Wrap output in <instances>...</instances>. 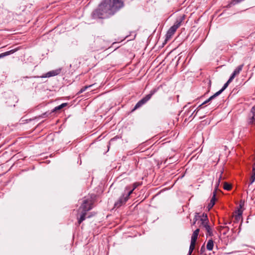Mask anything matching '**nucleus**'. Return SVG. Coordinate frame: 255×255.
Listing matches in <instances>:
<instances>
[{
  "label": "nucleus",
  "instance_id": "33",
  "mask_svg": "<svg viewBox=\"0 0 255 255\" xmlns=\"http://www.w3.org/2000/svg\"><path fill=\"white\" fill-rule=\"evenodd\" d=\"M234 79V77H232V76H230L229 80L227 81V83L229 84Z\"/></svg>",
  "mask_w": 255,
  "mask_h": 255
},
{
  "label": "nucleus",
  "instance_id": "40",
  "mask_svg": "<svg viewBox=\"0 0 255 255\" xmlns=\"http://www.w3.org/2000/svg\"><path fill=\"white\" fill-rule=\"evenodd\" d=\"M132 33L133 34V38H134L136 36V34L135 32H132Z\"/></svg>",
  "mask_w": 255,
  "mask_h": 255
},
{
  "label": "nucleus",
  "instance_id": "25",
  "mask_svg": "<svg viewBox=\"0 0 255 255\" xmlns=\"http://www.w3.org/2000/svg\"><path fill=\"white\" fill-rule=\"evenodd\" d=\"M221 178H222V173L220 174V177H219V179H218V181L216 182V185H215V190H216V192H217V190L219 187Z\"/></svg>",
  "mask_w": 255,
  "mask_h": 255
},
{
  "label": "nucleus",
  "instance_id": "28",
  "mask_svg": "<svg viewBox=\"0 0 255 255\" xmlns=\"http://www.w3.org/2000/svg\"><path fill=\"white\" fill-rule=\"evenodd\" d=\"M205 251H206V249H205V248L204 245H203L201 247V249H200V252H200V254L201 255H206V254H204V253H205Z\"/></svg>",
  "mask_w": 255,
  "mask_h": 255
},
{
  "label": "nucleus",
  "instance_id": "20",
  "mask_svg": "<svg viewBox=\"0 0 255 255\" xmlns=\"http://www.w3.org/2000/svg\"><path fill=\"white\" fill-rule=\"evenodd\" d=\"M67 105V103H62L61 105L55 107L53 109V112H54V113L56 112L57 111L61 110L62 108L66 107Z\"/></svg>",
  "mask_w": 255,
  "mask_h": 255
},
{
  "label": "nucleus",
  "instance_id": "43",
  "mask_svg": "<svg viewBox=\"0 0 255 255\" xmlns=\"http://www.w3.org/2000/svg\"><path fill=\"white\" fill-rule=\"evenodd\" d=\"M172 158V157H170V158H169V160H170V159H171Z\"/></svg>",
  "mask_w": 255,
  "mask_h": 255
},
{
  "label": "nucleus",
  "instance_id": "15",
  "mask_svg": "<svg viewBox=\"0 0 255 255\" xmlns=\"http://www.w3.org/2000/svg\"><path fill=\"white\" fill-rule=\"evenodd\" d=\"M214 247V241L212 239H210L208 241L206 246V248L209 251H212Z\"/></svg>",
  "mask_w": 255,
  "mask_h": 255
},
{
  "label": "nucleus",
  "instance_id": "4",
  "mask_svg": "<svg viewBox=\"0 0 255 255\" xmlns=\"http://www.w3.org/2000/svg\"><path fill=\"white\" fill-rule=\"evenodd\" d=\"M128 193H125L121 196L119 199L115 203L114 206L116 208H119L122 206L123 204H125L129 198V196Z\"/></svg>",
  "mask_w": 255,
  "mask_h": 255
},
{
  "label": "nucleus",
  "instance_id": "1",
  "mask_svg": "<svg viewBox=\"0 0 255 255\" xmlns=\"http://www.w3.org/2000/svg\"><path fill=\"white\" fill-rule=\"evenodd\" d=\"M124 6L122 0H103L98 7L92 13L94 19H104L114 15Z\"/></svg>",
  "mask_w": 255,
  "mask_h": 255
},
{
  "label": "nucleus",
  "instance_id": "44",
  "mask_svg": "<svg viewBox=\"0 0 255 255\" xmlns=\"http://www.w3.org/2000/svg\"><path fill=\"white\" fill-rule=\"evenodd\" d=\"M28 121H31V119H29V120H28ZM27 121H28V120H27Z\"/></svg>",
  "mask_w": 255,
  "mask_h": 255
},
{
  "label": "nucleus",
  "instance_id": "8",
  "mask_svg": "<svg viewBox=\"0 0 255 255\" xmlns=\"http://www.w3.org/2000/svg\"><path fill=\"white\" fill-rule=\"evenodd\" d=\"M141 183L139 182H135L132 184V188L130 189L129 186H127L126 188V190H128L127 193L128 195H130L133 192V190H135L138 186H140Z\"/></svg>",
  "mask_w": 255,
  "mask_h": 255
},
{
  "label": "nucleus",
  "instance_id": "42",
  "mask_svg": "<svg viewBox=\"0 0 255 255\" xmlns=\"http://www.w3.org/2000/svg\"><path fill=\"white\" fill-rule=\"evenodd\" d=\"M240 207L241 208H242V206L241 204L240 205Z\"/></svg>",
  "mask_w": 255,
  "mask_h": 255
},
{
  "label": "nucleus",
  "instance_id": "21",
  "mask_svg": "<svg viewBox=\"0 0 255 255\" xmlns=\"http://www.w3.org/2000/svg\"><path fill=\"white\" fill-rule=\"evenodd\" d=\"M236 215L235 216V219L237 221H238L242 217V214H243V211L241 209H238L236 211Z\"/></svg>",
  "mask_w": 255,
  "mask_h": 255
},
{
  "label": "nucleus",
  "instance_id": "18",
  "mask_svg": "<svg viewBox=\"0 0 255 255\" xmlns=\"http://www.w3.org/2000/svg\"><path fill=\"white\" fill-rule=\"evenodd\" d=\"M218 96H219V94L217 92L215 93L213 95L211 96L207 100L205 101L203 103V104H206L208 103L209 102L211 101L212 100H213L214 99H215L216 97H217Z\"/></svg>",
  "mask_w": 255,
  "mask_h": 255
},
{
  "label": "nucleus",
  "instance_id": "9",
  "mask_svg": "<svg viewBox=\"0 0 255 255\" xmlns=\"http://www.w3.org/2000/svg\"><path fill=\"white\" fill-rule=\"evenodd\" d=\"M19 49V47H16L15 48L12 49L9 51H6L5 52L2 53L0 54V59L1 58H3L5 56L9 55L10 54H12L18 50Z\"/></svg>",
  "mask_w": 255,
  "mask_h": 255
},
{
  "label": "nucleus",
  "instance_id": "45",
  "mask_svg": "<svg viewBox=\"0 0 255 255\" xmlns=\"http://www.w3.org/2000/svg\"><path fill=\"white\" fill-rule=\"evenodd\" d=\"M189 111H188L187 113V115H188Z\"/></svg>",
  "mask_w": 255,
  "mask_h": 255
},
{
  "label": "nucleus",
  "instance_id": "5",
  "mask_svg": "<svg viewBox=\"0 0 255 255\" xmlns=\"http://www.w3.org/2000/svg\"><path fill=\"white\" fill-rule=\"evenodd\" d=\"M61 71V68H59V69H55V70H52V71H49L47 73L42 75V76H41L40 77V78H49V77H51L57 76V75H59ZM34 77L35 78H39V76Z\"/></svg>",
  "mask_w": 255,
  "mask_h": 255
},
{
  "label": "nucleus",
  "instance_id": "16",
  "mask_svg": "<svg viewBox=\"0 0 255 255\" xmlns=\"http://www.w3.org/2000/svg\"><path fill=\"white\" fill-rule=\"evenodd\" d=\"M209 222L208 217L206 214L203 213L202 216H200L198 224L201 222Z\"/></svg>",
  "mask_w": 255,
  "mask_h": 255
},
{
  "label": "nucleus",
  "instance_id": "36",
  "mask_svg": "<svg viewBox=\"0 0 255 255\" xmlns=\"http://www.w3.org/2000/svg\"><path fill=\"white\" fill-rule=\"evenodd\" d=\"M195 112H196V114H195V116L193 117V118H192V119H193V118L195 117L196 115L197 114V112H198V111H196V110H194V111H193V113L191 114V115L189 116V118H191V117L192 116V115L194 114V113H195Z\"/></svg>",
  "mask_w": 255,
  "mask_h": 255
},
{
  "label": "nucleus",
  "instance_id": "41",
  "mask_svg": "<svg viewBox=\"0 0 255 255\" xmlns=\"http://www.w3.org/2000/svg\"><path fill=\"white\" fill-rule=\"evenodd\" d=\"M168 159H166V161H167V162H168ZM172 163V161H168V163H169H169Z\"/></svg>",
  "mask_w": 255,
  "mask_h": 255
},
{
  "label": "nucleus",
  "instance_id": "29",
  "mask_svg": "<svg viewBox=\"0 0 255 255\" xmlns=\"http://www.w3.org/2000/svg\"><path fill=\"white\" fill-rule=\"evenodd\" d=\"M255 172L253 173V175H252V176L251 177V181H250L249 186L250 185L254 183V182L255 181Z\"/></svg>",
  "mask_w": 255,
  "mask_h": 255
},
{
  "label": "nucleus",
  "instance_id": "11",
  "mask_svg": "<svg viewBox=\"0 0 255 255\" xmlns=\"http://www.w3.org/2000/svg\"><path fill=\"white\" fill-rule=\"evenodd\" d=\"M203 229H204L206 231V236L207 237L208 236L212 237L213 236V232L210 226L209 225V224L206 225Z\"/></svg>",
  "mask_w": 255,
  "mask_h": 255
},
{
  "label": "nucleus",
  "instance_id": "35",
  "mask_svg": "<svg viewBox=\"0 0 255 255\" xmlns=\"http://www.w3.org/2000/svg\"><path fill=\"white\" fill-rule=\"evenodd\" d=\"M251 112L252 113L253 115L255 116V106L252 108Z\"/></svg>",
  "mask_w": 255,
  "mask_h": 255
},
{
  "label": "nucleus",
  "instance_id": "14",
  "mask_svg": "<svg viewBox=\"0 0 255 255\" xmlns=\"http://www.w3.org/2000/svg\"><path fill=\"white\" fill-rule=\"evenodd\" d=\"M219 231L224 235H226L229 231V228L227 226H220Z\"/></svg>",
  "mask_w": 255,
  "mask_h": 255
},
{
  "label": "nucleus",
  "instance_id": "39",
  "mask_svg": "<svg viewBox=\"0 0 255 255\" xmlns=\"http://www.w3.org/2000/svg\"><path fill=\"white\" fill-rule=\"evenodd\" d=\"M253 173H255V166L254 165L253 166Z\"/></svg>",
  "mask_w": 255,
  "mask_h": 255
},
{
  "label": "nucleus",
  "instance_id": "19",
  "mask_svg": "<svg viewBox=\"0 0 255 255\" xmlns=\"http://www.w3.org/2000/svg\"><path fill=\"white\" fill-rule=\"evenodd\" d=\"M195 244H196L195 242L191 241L189 249V252H188L187 255H191L193 251L195 249Z\"/></svg>",
  "mask_w": 255,
  "mask_h": 255
},
{
  "label": "nucleus",
  "instance_id": "26",
  "mask_svg": "<svg viewBox=\"0 0 255 255\" xmlns=\"http://www.w3.org/2000/svg\"><path fill=\"white\" fill-rule=\"evenodd\" d=\"M232 188L231 184L227 182H225L224 184V189L226 190H230Z\"/></svg>",
  "mask_w": 255,
  "mask_h": 255
},
{
  "label": "nucleus",
  "instance_id": "37",
  "mask_svg": "<svg viewBox=\"0 0 255 255\" xmlns=\"http://www.w3.org/2000/svg\"><path fill=\"white\" fill-rule=\"evenodd\" d=\"M204 105V104H203V103H202L201 105H200L197 107V109H196V110H199L200 109L202 108V106H203Z\"/></svg>",
  "mask_w": 255,
  "mask_h": 255
},
{
  "label": "nucleus",
  "instance_id": "46",
  "mask_svg": "<svg viewBox=\"0 0 255 255\" xmlns=\"http://www.w3.org/2000/svg\"><path fill=\"white\" fill-rule=\"evenodd\" d=\"M253 165L255 166V162L254 163V164Z\"/></svg>",
  "mask_w": 255,
  "mask_h": 255
},
{
  "label": "nucleus",
  "instance_id": "34",
  "mask_svg": "<svg viewBox=\"0 0 255 255\" xmlns=\"http://www.w3.org/2000/svg\"><path fill=\"white\" fill-rule=\"evenodd\" d=\"M234 79V77H232V76H230L229 80L227 81V83L229 84Z\"/></svg>",
  "mask_w": 255,
  "mask_h": 255
},
{
  "label": "nucleus",
  "instance_id": "32",
  "mask_svg": "<svg viewBox=\"0 0 255 255\" xmlns=\"http://www.w3.org/2000/svg\"><path fill=\"white\" fill-rule=\"evenodd\" d=\"M199 217H200V216L198 215V214H197L195 216V217L194 218V219H193V220H194V222H193V225H194L196 223V221H197L198 220H199Z\"/></svg>",
  "mask_w": 255,
  "mask_h": 255
},
{
  "label": "nucleus",
  "instance_id": "17",
  "mask_svg": "<svg viewBox=\"0 0 255 255\" xmlns=\"http://www.w3.org/2000/svg\"><path fill=\"white\" fill-rule=\"evenodd\" d=\"M81 213L80 216L79 218H78V223L79 225H80L83 221L85 220L86 215H87V213L82 211H81Z\"/></svg>",
  "mask_w": 255,
  "mask_h": 255
},
{
  "label": "nucleus",
  "instance_id": "13",
  "mask_svg": "<svg viewBox=\"0 0 255 255\" xmlns=\"http://www.w3.org/2000/svg\"><path fill=\"white\" fill-rule=\"evenodd\" d=\"M199 232H200L199 229H197L193 232V233L191 237V242H195V243L196 242Z\"/></svg>",
  "mask_w": 255,
  "mask_h": 255
},
{
  "label": "nucleus",
  "instance_id": "2",
  "mask_svg": "<svg viewBox=\"0 0 255 255\" xmlns=\"http://www.w3.org/2000/svg\"><path fill=\"white\" fill-rule=\"evenodd\" d=\"M161 85L152 89L149 94L146 95L145 97L140 100L135 105L134 107L132 109V111H135V110L142 107L143 105L146 104L152 97V96L156 93L158 90L161 87Z\"/></svg>",
  "mask_w": 255,
  "mask_h": 255
},
{
  "label": "nucleus",
  "instance_id": "10",
  "mask_svg": "<svg viewBox=\"0 0 255 255\" xmlns=\"http://www.w3.org/2000/svg\"><path fill=\"white\" fill-rule=\"evenodd\" d=\"M216 190H214L213 193V196H212V198L211 199L210 203H209V204L208 205V208L209 209H210L211 208H212L215 205V201L216 200Z\"/></svg>",
  "mask_w": 255,
  "mask_h": 255
},
{
  "label": "nucleus",
  "instance_id": "27",
  "mask_svg": "<svg viewBox=\"0 0 255 255\" xmlns=\"http://www.w3.org/2000/svg\"><path fill=\"white\" fill-rule=\"evenodd\" d=\"M249 124H255V116L253 115V116L249 120Z\"/></svg>",
  "mask_w": 255,
  "mask_h": 255
},
{
  "label": "nucleus",
  "instance_id": "6",
  "mask_svg": "<svg viewBox=\"0 0 255 255\" xmlns=\"http://www.w3.org/2000/svg\"><path fill=\"white\" fill-rule=\"evenodd\" d=\"M184 19H185L184 15L179 16L176 19L175 22L172 26L177 29L181 25V23L183 22V21L184 20Z\"/></svg>",
  "mask_w": 255,
  "mask_h": 255
},
{
  "label": "nucleus",
  "instance_id": "7",
  "mask_svg": "<svg viewBox=\"0 0 255 255\" xmlns=\"http://www.w3.org/2000/svg\"><path fill=\"white\" fill-rule=\"evenodd\" d=\"M176 29H175L174 27H173L171 26L167 31L166 34V38H165V41H168L169 40L172 36L174 34L175 31H176Z\"/></svg>",
  "mask_w": 255,
  "mask_h": 255
},
{
  "label": "nucleus",
  "instance_id": "12",
  "mask_svg": "<svg viewBox=\"0 0 255 255\" xmlns=\"http://www.w3.org/2000/svg\"><path fill=\"white\" fill-rule=\"evenodd\" d=\"M243 66L244 65L242 64V65H239V66H238L234 71V72H233V73L231 74V76H232V77H234V78L235 77V76L239 74L240 72L242 71V69H243Z\"/></svg>",
  "mask_w": 255,
  "mask_h": 255
},
{
  "label": "nucleus",
  "instance_id": "30",
  "mask_svg": "<svg viewBox=\"0 0 255 255\" xmlns=\"http://www.w3.org/2000/svg\"><path fill=\"white\" fill-rule=\"evenodd\" d=\"M209 223V222H201L200 223H199V227L201 229L203 228L206 225H207Z\"/></svg>",
  "mask_w": 255,
  "mask_h": 255
},
{
  "label": "nucleus",
  "instance_id": "3",
  "mask_svg": "<svg viewBox=\"0 0 255 255\" xmlns=\"http://www.w3.org/2000/svg\"><path fill=\"white\" fill-rule=\"evenodd\" d=\"M93 206L91 201L89 199H84L79 208L78 211L79 212L82 211L87 213L88 211L91 210Z\"/></svg>",
  "mask_w": 255,
  "mask_h": 255
},
{
  "label": "nucleus",
  "instance_id": "24",
  "mask_svg": "<svg viewBox=\"0 0 255 255\" xmlns=\"http://www.w3.org/2000/svg\"><path fill=\"white\" fill-rule=\"evenodd\" d=\"M92 86H93L92 85H89V86H85L83 87L78 92L77 94H80L82 93L83 92L85 91L88 88L91 87Z\"/></svg>",
  "mask_w": 255,
  "mask_h": 255
},
{
  "label": "nucleus",
  "instance_id": "22",
  "mask_svg": "<svg viewBox=\"0 0 255 255\" xmlns=\"http://www.w3.org/2000/svg\"><path fill=\"white\" fill-rule=\"evenodd\" d=\"M54 113V112H53V110H51V111H47L43 113L41 116H40V117L42 118L47 117H49V116H51Z\"/></svg>",
  "mask_w": 255,
  "mask_h": 255
},
{
  "label": "nucleus",
  "instance_id": "23",
  "mask_svg": "<svg viewBox=\"0 0 255 255\" xmlns=\"http://www.w3.org/2000/svg\"><path fill=\"white\" fill-rule=\"evenodd\" d=\"M229 85V84L226 82L224 85V86H223V87L219 90L218 91V92H217L219 95H220L228 86Z\"/></svg>",
  "mask_w": 255,
  "mask_h": 255
},
{
  "label": "nucleus",
  "instance_id": "38",
  "mask_svg": "<svg viewBox=\"0 0 255 255\" xmlns=\"http://www.w3.org/2000/svg\"><path fill=\"white\" fill-rule=\"evenodd\" d=\"M232 6V4H231V2H230L227 6L226 7L228 8H230Z\"/></svg>",
  "mask_w": 255,
  "mask_h": 255
},
{
  "label": "nucleus",
  "instance_id": "31",
  "mask_svg": "<svg viewBox=\"0 0 255 255\" xmlns=\"http://www.w3.org/2000/svg\"><path fill=\"white\" fill-rule=\"evenodd\" d=\"M231 4H232V5H235L237 3L241 2V1L240 0H232L231 1Z\"/></svg>",
  "mask_w": 255,
  "mask_h": 255
}]
</instances>
